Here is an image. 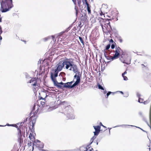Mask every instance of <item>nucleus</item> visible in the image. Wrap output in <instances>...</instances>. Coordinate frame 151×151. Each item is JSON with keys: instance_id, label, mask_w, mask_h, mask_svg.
I'll use <instances>...</instances> for the list:
<instances>
[{"instance_id": "obj_24", "label": "nucleus", "mask_w": 151, "mask_h": 151, "mask_svg": "<svg viewBox=\"0 0 151 151\" xmlns=\"http://www.w3.org/2000/svg\"><path fill=\"white\" fill-rule=\"evenodd\" d=\"M106 58L108 60H112L111 59V58H110V57H109L108 56H106Z\"/></svg>"}, {"instance_id": "obj_27", "label": "nucleus", "mask_w": 151, "mask_h": 151, "mask_svg": "<svg viewBox=\"0 0 151 151\" xmlns=\"http://www.w3.org/2000/svg\"><path fill=\"white\" fill-rule=\"evenodd\" d=\"M50 38V37H47L45 38L44 40L45 41H46L47 40Z\"/></svg>"}, {"instance_id": "obj_2", "label": "nucleus", "mask_w": 151, "mask_h": 151, "mask_svg": "<svg viewBox=\"0 0 151 151\" xmlns=\"http://www.w3.org/2000/svg\"><path fill=\"white\" fill-rule=\"evenodd\" d=\"M65 65V68L66 69H68L70 71H72L74 73H78V71L77 65L73 63L72 61L67 59L65 60L64 63Z\"/></svg>"}, {"instance_id": "obj_32", "label": "nucleus", "mask_w": 151, "mask_h": 151, "mask_svg": "<svg viewBox=\"0 0 151 151\" xmlns=\"http://www.w3.org/2000/svg\"><path fill=\"white\" fill-rule=\"evenodd\" d=\"M42 105H44L45 104V102H44V101H41V103H40Z\"/></svg>"}, {"instance_id": "obj_20", "label": "nucleus", "mask_w": 151, "mask_h": 151, "mask_svg": "<svg viewBox=\"0 0 151 151\" xmlns=\"http://www.w3.org/2000/svg\"><path fill=\"white\" fill-rule=\"evenodd\" d=\"M127 125H124V124L118 125L116 126L115 127H122L123 126H126Z\"/></svg>"}, {"instance_id": "obj_21", "label": "nucleus", "mask_w": 151, "mask_h": 151, "mask_svg": "<svg viewBox=\"0 0 151 151\" xmlns=\"http://www.w3.org/2000/svg\"><path fill=\"white\" fill-rule=\"evenodd\" d=\"M124 78V80L125 81H127L128 80V78L127 77L124 76V75H123V76H122Z\"/></svg>"}, {"instance_id": "obj_43", "label": "nucleus", "mask_w": 151, "mask_h": 151, "mask_svg": "<svg viewBox=\"0 0 151 151\" xmlns=\"http://www.w3.org/2000/svg\"><path fill=\"white\" fill-rule=\"evenodd\" d=\"M106 90H105L104 91V94H106Z\"/></svg>"}, {"instance_id": "obj_37", "label": "nucleus", "mask_w": 151, "mask_h": 151, "mask_svg": "<svg viewBox=\"0 0 151 151\" xmlns=\"http://www.w3.org/2000/svg\"><path fill=\"white\" fill-rule=\"evenodd\" d=\"M100 125H101V126H102L103 127H105V128L106 127H105L104 126V125L102 124V123L101 122H100Z\"/></svg>"}, {"instance_id": "obj_7", "label": "nucleus", "mask_w": 151, "mask_h": 151, "mask_svg": "<svg viewBox=\"0 0 151 151\" xmlns=\"http://www.w3.org/2000/svg\"><path fill=\"white\" fill-rule=\"evenodd\" d=\"M27 83H31V86H37L39 87V85L37 83V81L35 78H31L30 81L27 82Z\"/></svg>"}, {"instance_id": "obj_33", "label": "nucleus", "mask_w": 151, "mask_h": 151, "mask_svg": "<svg viewBox=\"0 0 151 151\" xmlns=\"http://www.w3.org/2000/svg\"><path fill=\"white\" fill-rule=\"evenodd\" d=\"M96 137L95 136H93L92 138H91V140H92V141H93V140L96 138Z\"/></svg>"}, {"instance_id": "obj_26", "label": "nucleus", "mask_w": 151, "mask_h": 151, "mask_svg": "<svg viewBox=\"0 0 151 151\" xmlns=\"http://www.w3.org/2000/svg\"><path fill=\"white\" fill-rule=\"evenodd\" d=\"M89 145H90L87 146V147L86 148V150H84V151H87V150H88V149L89 148Z\"/></svg>"}, {"instance_id": "obj_9", "label": "nucleus", "mask_w": 151, "mask_h": 151, "mask_svg": "<svg viewBox=\"0 0 151 151\" xmlns=\"http://www.w3.org/2000/svg\"><path fill=\"white\" fill-rule=\"evenodd\" d=\"M34 144H35V146L40 148H42L44 146V145L42 143L41 144L40 141L39 140H36L34 142Z\"/></svg>"}, {"instance_id": "obj_22", "label": "nucleus", "mask_w": 151, "mask_h": 151, "mask_svg": "<svg viewBox=\"0 0 151 151\" xmlns=\"http://www.w3.org/2000/svg\"><path fill=\"white\" fill-rule=\"evenodd\" d=\"M149 103V101H146L143 102L142 103L144 104H146Z\"/></svg>"}, {"instance_id": "obj_39", "label": "nucleus", "mask_w": 151, "mask_h": 151, "mask_svg": "<svg viewBox=\"0 0 151 151\" xmlns=\"http://www.w3.org/2000/svg\"><path fill=\"white\" fill-rule=\"evenodd\" d=\"M100 14L101 16L104 15V14H103V12L102 11L100 13Z\"/></svg>"}, {"instance_id": "obj_34", "label": "nucleus", "mask_w": 151, "mask_h": 151, "mask_svg": "<svg viewBox=\"0 0 151 151\" xmlns=\"http://www.w3.org/2000/svg\"><path fill=\"white\" fill-rule=\"evenodd\" d=\"M114 42V41L112 39H111L109 40V42L110 43H112Z\"/></svg>"}, {"instance_id": "obj_13", "label": "nucleus", "mask_w": 151, "mask_h": 151, "mask_svg": "<svg viewBox=\"0 0 151 151\" xmlns=\"http://www.w3.org/2000/svg\"><path fill=\"white\" fill-rule=\"evenodd\" d=\"M143 100H144L143 99L139 98L138 102L140 103H143Z\"/></svg>"}, {"instance_id": "obj_11", "label": "nucleus", "mask_w": 151, "mask_h": 151, "mask_svg": "<svg viewBox=\"0 0 151 151\" xmlns=\"http://www.w3.org/2000/svg\"><path fill=\"white\" fill-rule=\"evenodd\" d=\"M35 144H34V143L30 142L29 143L28 142V145L29 148H30V150H31V148H32V151H33L34 150V146H35Z\"/></svg>"}, {"instance_id": "obj_61", "label": "nucleus", "mask_w": 151, "mask_h": 151, "mask_svg": "<svg viewBox=\"0 0 151 151\" xmlns=\"http://www.w3.org/2000/svg\"><path fill=\"white\" fill-rule=\"evenodd\" d=\"M1 126V125H0V126Z\"/></svg>"}, {"instance_id": "obj_3", "label": "nucleus", "mask_w": 151, "mask_h": 151, "mask_svg": "<svg viewBox=\"0 0 151 151\" xmlns=\"http://www.w3.org/2000/svg\"><path fill=\"white\" fill-rule=\"evenodd\" d=\"M65 62V60L63 61L62 63H59L56 66V68L55 70H52V71L51 73V75L52 73L53 76H54L55 78L57 77L59 72L61 71L63 68L65 66V65L64 64Z\"/></svg>"}, {"instance_id": "obj_36", "label": "nucleus", "mask_w": 151, "mask_h": 151, "mask_svg": "<svg viewBox=\"0 0 151 151\" xmlns=\"http://www.w3.org/2000/svg\"><path fill=\"white\" fill-rule=\"evenodd\" d=\"M127 73L126 71H125L124 73L122 74V76H123V75H124Z\"/></svg>"}, {"instance_id": "obj_1", "label": "nucleus", "mask_w": 151, "mask_h": 151, "mask_svg": "<svg viewBox=\"0 0 151 151\" xmlns=\"http://www.w3.org/2000/svg\"><path fill=\"white\" fill-rule=\"evenodd\" d=\"M0 2L1 5L0 10L2 12L9 11L13 6L12 0H1Z\"/></svg>"}, {"instance_id": "obj_58", "label": "nucleus", "mask_w": 151, "mask_h": 151, "mask_svg": "<svg viewBox=\"0 0 151 151\" xmlns=\"http://www.w3.org/2000/svg\"><path fill=\"white\" fill-rule=\"evenodd\" d=\"M96 145H98V142H97L96 143Z\"/></svg>"}, {"instance_id": "obj_12", "label": "nucleus", "mask_w": 151, "mask_h": 151, "mask_svg": "<svg viewBox=\"0 0 151 151\" xmlns=\"http://www.w3.org/2000/svg\"><path fill=\"white\" fill-rule=\"evenodd\" d=\"M29 137L32 142H34L35 139L34 136L31 133H30Z\"/></svg>"}, {"instance_id": "obj_15", "label": "nucleus", "mask_w": 151, "mask_h": 151, "mask_svg": "<svg viewBox=\"0 0 151 151\" xmlns=\"http://www.w3.org/2000/svg\"><path fill=\"white\" fill-rule=\"evenodd\" d=\"M90 7L91 6L87 7V10L88 14H90L91 13V11L90 10Z\"/></svg>"}, {"instance_id": "obj_5", "label": "nucleus", "mask_w": 151, "mask_h": 151, "mask_svg": "<svg viewBox=\"0 0 151 151\" xmlns=\"http://www.w3.org/2000/svg\"><path fill=\"white\" fill-rule=\"evenodd\" d=\"M115 50L114 55L111 58L112 60L117 58L120 55V52L121 50L120 48L119 47H116Z\"/></svg>"}, {"instance_id": "obj_16", "label": "nucleus", "mask_w": 151, "mask_h": 151, "mask_svg": "<svg viewBox=\"0 0 151 151\" xmlns=\"http://www.w3.org/2000/svg\"><path fill=\"white\" fill-rule=\"evenodd\" d=\"M79 38L80 41V42L83 45L84 42H83V40L82 37H79Z\"/></svg>"}, {"instance_id": "obj_10", "label": "nucleus", "mask_w": 151, "mask_h": 151, "mask_svg": "<svg viewBox=\"0 0 151 151\" xmlns=\"http://www.w3.org/2000/svg\"><path fill=\"white\" fill-rule=\"evenodd\" d=\"M67 117L69 119H74L75 118V116L73 114V112L68 113H67Z\"/></svg>"}, {"instance_id": "obj_42", "label": "nucleus", "mask_w": 151, "mask_h": 151, "mask_svg": "<svg viewBox=\"0 0 151 151\" xmlns=\"http://www.w3.org/2000/svg\"><path fill=\"white\" fill-rule=\"evenodd\" d=\"M121 61H122V62L123 63H126V64H128V63H125V62H124V61H122L121 60Z\"/></svg>"}, {"instance_id": "obj_31", "label": "nucleus", "mask_w": 151, "mask_h": 151, "mask_svg": "<svg viewBox=\"0 0 151 151\" xmlns=\"http://www.w3.org/2000/svg\"><path fill=\"white\" fill-rule=\"evenodd\" d=\"M139 114L141 116H143V113L142 112H141V111H140L139 112Z\"/></svg>"}, {"instance_id": "obj_44", "label": "nucleus", "mask_w": 151, "mask_h": 151, "mask_svg": "<svg viewBox=\"0 0 151 151\" xmlns=\"http://www.w3.org/2000/svg\"><path fill=\"white\" fill-rule=\"evenodd\" d=\"M119 41H120V42L121 43L122 42V39H119Z\"/></svg>"}, {"instance_id": "obj_25", "label": "nucleus", "mask_w": 151, "mask_h": 151, "mask_svg": "<svg viewBox=\"0 0 151 151\" xmlns=\"http://www.w3.org/2000/svg\"><path fill=\"white\" fill-rule=\"evenodd\" d=\"M111 48L112 49H113L115 47V45L114 44H112L111 46Z\"/></svg>"}, {"instance_id": "obj_45", "label": "nucleus", "mask_w": 151, "mask_h": 151, "mask_svg": "<svg viewBox=\"0 0 151 151\" xmlns=\"http://www.w3.org/2000/svg\"><path fill=\"white\" fill-rule=\"evenodd\" d=\"M52 39L53 40H54V37L53 36H52Z\"/></svg>"}, {"instance_id": "obj_52", "label": "nucleus", "mask_w": 151, "mask_h": 151, "mask_svg": "<svg viewBox=\"0 0 151 151\" xmlns=\"http://www.w3.org/2000/svg\"><path fill=\"white\" fill-rule=\"evenodd\" d=\"M1 22V18H0V22Z\"/></svg>"}, {"instance_id": "obj_57", "label": "nucleus", "mask_w": 151, "mask_h": 151, "mask_svg": "<svg viewBox=\"0 0 151 151\" xmlns=\"http://www.w3.org/2000/svg\"><path fill=\"white\" fill-rule=\"evenodd\" d=\"M66 103V102L65 101H64V102H63V103Z\"/></svg>"}, {"instance_id": "obj_8", "label": "nucleus", "mask_w": 151, "mask_h": 151, "mask_svg": "<svg viewBox=\"0 0 151 151\" xmlns=\"http://www.w3.org/2000/svg\"><path fill=\"white\" fill-rule=\"evenodd\" d=\"M94 129H95V132H93L95 136L98 135L100 131L101 127L99 126H93Z\"/></svg>"}, {"instance_id": "obj_29", "label": "nucleus", "mask_w": 151, "mask_h": 151, "mask_svg": "<svg viewBox=\"0 0 151 151\" xmlns=\"http://www.w3.org/2000/svg\"><path fill=\"white\" fill-rule=\"evenodd\" d=\"M78 76L80 78V77L79 76V75H78L77 76V74H76L74 76V78H77V77Z\"/></svg>"}, {"instance_id": "obj_38", "label": "nucleus", "mask_w": 151, "mask_h": 151, "mask_svg": "<svg viewBox=\"0 0 151 151\" xmlns=\"http://www.w3.org/2000/svg\"><path fill=\"white\" fill-rule=\"evenodd\" d=\"M64 32H65L64 31H63V32H61L60 33V35H62L63 34Z\"/></svg>"}, {"instance_id": "obj_6", "label": "nucleus", "mask_w": 151, "mask_h": 151, "mask_svg": "<svg viewBox=\"0 0 151 151\" xmlns=\"http://www.w3.org/2000/svg\"><path fill=\"white\" fill-rule=\"evenodd\" d=\"M52 75L53 74L52 73L50 77L52 81H53L54 83L55 86H57L58 88H64L63 87V86H62L57 81L56 79L54 78V76H53Z\"/></svg>"}, {"instance_id": "obj_28", "label": "nucleus", "mask_w": 151, "mask_h": 151, "mask_svg": "<svg viewBox=\"0 0 151 151\" xmlns=\"http://www.w3.org/2000/svg\"><path fill=\"white\" fill-rule=\"evenodd\" d=\"M137 96L139 98L141 96V95L139 93H137Z\"/></svg>"}, {"instance_id": "obj_14", "label": "nucleus", "mask_w": 151, "mask_h": 151, "mask_svg": "<svg viewBox=\"0 0 151 151\" xmlns=\"http://www.w3.org/2000/svg\"><path fill=\"white\" fill-rule=\"evenodd\" d=\"M98 86L99 89L104 90V88L101 85L99 84L98 85Z\"/></svg>"}, {"instance_id": "obj_17", "label": "nucleus", "mask_w": 151, "mask_h": 151, "mask_svg": "<svg viewBox=\"0 0 151 151\" xmlns=\"http://www.w3.org/2000/svg\"><path fill=\"white\" fill-rule=\"evenodd\" d=\"M85 2V4L86 5L87 7H89L90 6L89 5L88 3L87 2V0H84Z\"/></svg>"}, {"instance_id": "obj_59", "label": "nucleus", "mask_w": 151, "mask_h": 151, "mask_svg": "<svg viewBox=\"0 0 151 151\" xmlns=\"http://www.w3.org/2000/svg\"><path fill=\"white\" fill-rule=\"evenodd\" d=\"M72 1H73L74 2V0H72Z\"/></svg>"}, {"instance_id": "obj_41", "label": "nucleus", "mask_w": 151, "mask_h": 151, "mask_svg": "<svg viewBox=\"0 0 151 151\" xmlns=\"http://www.w3.org/2000/svg\"><path fill=\"white\" fill-rule=\"evenodd\" d=\"M137 127L138 128H139L140 129H141L143 131V132H145V130H143V129H142L140 128V127Z\"/></svg>"}, {"instance_id": "obj_23", "label": "nucleus", "mask_w": 151, "mask_h": 151, "mask_svg": "<svg viewBox=\"0 0 151 151\" xmlns=\"http://www.w3.org/2000/svg\"><path fill=\"white\" fill-rule=\"evenodd\" d=\"M7 126H14V127H16V126H17V125L16 124H8L7 125Z\"/></svg>"}, {"instance_id": "obj_56", "label": "nucleus", "mask_w": 151, "mask_h": 151, "mask_svg": "<svg viewBox=\"0 0 151 151\" xmlns=\"http://www.w3.org/2000/svg\"><path fill=\"white\" fill-rule=\"evenodd\" d=\"M109 133H110V129H111V128H109Z\"/></svg>"}, {"instance_id": "obj_49", "label": "nucleus", "mask_w": 151, "mask_h": 151, "mask_svg": "<svg viewBox=\"0 0 151 151\" xmlns=\"http://www.w3.org/2000/svg\"><path fill=\"white\" fill-rule=\"evenodd\" d=\"M40 99H44L43 98H42V97H40Z\"/></svg>"}, {"instance_id": "obj_30", "label": "nucleus", "mask_w": 151, "mask_h": 151, "mask_svg": "<svg viewBox=\"0 0 151 151\" xmlns=\"http://www.w3.org/2000/svg\"><path fill=\"white\" fill-rule=\"evenodd\" d=\"M59 83L62 86H63L64 85H65V83H63L62 82H60V83Z\"/></svg>"}, {"instance_id": "obj_18", "label": "nucleus", "mask_w": 151, "mask_h": 151, "mask_svg": "<svg viewBox=\"0 0 151 151\" xmlns=\"http://www.w3.org/2000/svg\"><path fill=\"white\" fill-rule=\"evenodd\" d=\"M112 92H111V91H109L106 94L107 97H106V98H107L109 96L111 93H112Z\"/></svg>"}, {"instance_id": "obj_55", "label": "nucleus", "mask_w": 151, "mask_h": 151, "mask_svg": "<svg viewBox=\"0 0 151 151\" xmlns=\"http://www.w3.org/2000/svg\"><path fill=\"white\" fill-rule=\"evenodd\" d=\"M142 65L144 67H145V65L143 64H142Z\"/></svg>"}, {"instance_id": "obj_50", "label": "nucleus", "mask_w": 151, "mask_h": 151, "mask_svg": "<svg viewBox=\"0 0 151 151\" xmlns=\"http://www.w3.org/2000/svg\"><path fill=\"white\" fill-rule=\"evenodd\" d=\"M70 107V106H69L68 107H66V110L68 109V108H69V107Z\"/></svg>"}, {"instance_id": "obj_51", "label": "nucleus", "mask_w": 151, "mask_h": 151, "mask_svg": "<svg viewBox=\"0 0 151 151\" xmlns=\"http://www.w3.org/2000/svg\"><path fill=\"white\" fill-rule=\"evenodd\" d=\"M104 56L105 58L106 56H107L106 55V53L105 52H104Z\"/></svg>"}, {"instance_id": "obj_47", "label": "nucleus", "mask_w": 151, "mask_h": 151, "mask_svg": "<svg viewBox=\"0 0 151 151\" xmlns=\"http://www.w3.org/2000/svg\"><path fill=\"white\" fill-rule=\"evenodd\" d=\"M108 24L109 25L110 27H111V26L110 25V22H109L108 23Z\"/></svg>"}, {"instance_id": "obj_54", "label": "nucleus", "mask_w": 151, "mask_h": 151, "mask_svg": "<svg viewBox=\"0 0 151 151\" xmlns=\"http://www.w3.org/2000/svg\"><path fill=\"white\" fill-rule=\"evenodd\" d=\"M101 27H102V29H103V25H101Z\"/></svg>"}, {"instance_id": "obj_19", "label": "nucleus", "mask_w": 151, "mask_h": 151, "mask_svg": "<svg viewBox=\"0 0 151 151\" xmlns=\"http://www.w3.org/2000/svg\"><path fill=\"white\" fill-rule=\"evenodd\" d=\"M110 47V44H109L106 47V50H108Z\"/></svg>"}, {"instance_id": "obj_46", "label": "nucleus", "mask_w": 151, "mask_h": 151, "mask_svg": "<svg viewBox=\"0 0 151 151\" xmlns=\"http://www.w3.org/2000/svg\"><path fill=\"white\" fill-rule=\"evenodd\" d=\"M93 149L92 148L91 150H89V151H93Z\"/></svg>"}, {"instance_id": "obj_4", "label": "nucleus", "mask_w": 151, "mask_h": 151, "mask_svg": "<svg viewBox=\"0 0 151 151\" xmlns=\"http://www.w3.org/2000/svg\"><path fill=\"white\" fill-rule=\"evenodd\" d=\"M80 78L78 76L76 79V80L75 83L72 85H70L73 83V81H72L70 82H68L65 83V85L63 86L64 88H72L75 86L80 82Z\"/></svg>"}, {"instance_id": "obj_60", "label": "nucleus", "mask_w": 151, "mask_h": 151, "mask_svg": "<svg viewBox=\"0 0 151 151\" xmlns=\"http://www.w3.org/2000/svg\"><path fill=\"white\" fill-rule=\"evenodd\" d=\"M83 147H81V148H83Z\"/></svg>"}, {"instance_id": "obj_48", "label": "nucleus", "mask_w": 151, "mask_h": 151, "mask_svg": "<svg viewBox=\"0 0 151 151\" xmlns=\"http://www.w3.org/2000/svg\"><path fill=\"white\" fill-rule=\"evenodd\" d=\"M91 143L90 144V145L92 143V142H93V141H92V140H91Z\"/></svg>"}, {"instance_id": "obj_40", "label": "nucleus", "mask_w": 151, "mask_h": 151, "mask_svg": "<svg viewBox=\"0 0 151 151\" xmlns=\"http://www.w3.org/2000/svg\"><path fill=\"white\" fill-rule=\"evenodd\" d=\"M75 9L76 10V14H77L78 13V11L77 9H76V7H75Z\"/></svg>"}, {"instance_id": "obj_35", "label": "nucleus", "mask_w": 151, "mask_h": 151, "mask_svg": "<svg viewBox=\"0 0 151 151\" xmlns=\"http://www.w3.org/2000/svg\"><path fill=\"white\" fill-rule=\"evenodd\" d=\"M2 29H1V27L0 26V34H1L2 33Z\"/></svg>"}, {"instance_id": "obj_53", "label": "nucleus", "mask_w": 151, "mask_h": 151, "mask_svg": "<svg viewBox=\"0 0 151 151\" xmlns=\"http://www.w3.org/2000/svg\"><path fill=\"white\" fill-rule=\"evenodd\" d=\"M120 92L122 93V94H123V93L122 91H120Z\"/></svg>"}]
</instances>
